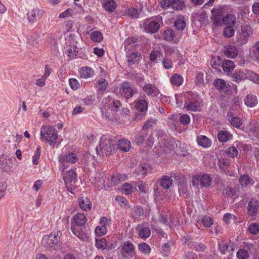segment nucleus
I'll list each match as a JSON object with an SVG mask.
<instances>
[{"label": "nucleus", "mask_w": 259, "mask_h": 259, "mask_svg": "<svg viewBox=\"0 0 259 259\" xmlns=\"http://www.w3.org/2000/svg\"><path fill=\"white\" fill-rule=\"evenodd\" d=\"M58 139V132L53 126L44 125L40 129V140L55 148Z\"/></svg>", "instance_id": "1"}, {"label": "nucleus", "mask_w": 259, "mask_h": 259, "mask_svg": "<svg viewBox=\"0 0 259 259\" xmlns=\"http://www.w3.org/2000/svg\"><path fill=\"white\" fill-rule=\"evenodd\" d=\"M121 103L111 96H109L104 98L101 102V112L103 114H105L107 118L110 117V113H106V109L110 110L112 113L117 112L121 107Z\"/></svg>", "instance_id": "2"}, {"label": "nucleus", "mask_w": 259, "mask_h": 259, "mask_svg": "<svg viewBox=\"0 0 259 259\" xmlns=\"http://www.w3.org/2000/svg\"><path fill=\"white\" fill-rule=\"evenodd\" d=\"M114 146L113 141L110 138L103 136L101 139L99 146L96 148L97 153L100 155L109 156L112 154Z\"/></svg>", "instance_id": "3"}, {"label": "nucleus", "mask_w": 259, "mask_h": 259, "mask_svg": "<svg viewBox=\"0 0 259 259\" xmlns=\"http://www.w3.org/2000/svg\"><path fill=\"white\" fill-rule=\"evenodd\" d=\"M201 99L197 95L187 93L185 101V108L187 110L191 111H199Z\"/></svg>", "instance_id": "4"}, {"label": "nucleus", "mask_w": 259, "mask_h": 259, "mask_svg": "<svg viewBox=\"0 0 259 259\" xmlns=\"http://www.w3.org/2000/svg\"><path fill=\"white\" fill-rule=\"evenodd\" d=\"M61 235L60 231H53L51 234L43 237L42 244L48 248H55L58 247Z\"/></svg>", "instance_id": "5"}, {"label": "nucleus", "mask_w": 259, "mask_h": 259, "mask_svg": "<svg viewBox=\"0 0 259 259\" xmlns=\"http://www.w3.org/2000/svg\"><path fill=\"white\" fill-rule=\"evenodd\" d=\"M253 29L248 25H244L237 31L236 35V41L237 43L242 45L246 44L249 38L253 34Z\"/></svg>", "instance_id": "6"}, {"label": "nucleus", "mask_w": 259, "mask_h": 259, "mask_svg": "<svg viewBox=\"0 0 259 259\" xmlns=\"http://www.w3.org/2000/svg\"><path fill=\"white\" fill-rule=\"evenodd\" d=\"M212 178L208 174L198 175L192 177V183L193 186L198 188L200 185L201 188L209 187L212 183Z\"/></svg>", "instance_id": "7"}, {"label": "nucleus", "mask_w": 259, "mask_h": 259, "mask_svg": "<svg viewBox=\"0 0 259 259\" xmlns=\"http://www.w3.org/2000/svg\"><path fill=\"white\" fill-rule=\"evenodd\" d=\"M161 21V17H157L153 20H146L143 23L145 30L151 33L156 32L160 28V22Z\"/></svg>", "instance_id": "8"}, {"label": "nucleus", "mask_w": 259, "mask_h": 259, "mask_svg": "<svg viewBox=\"0 0 259 259\" xmlns=\"http://www.w3.org/2000/svg\"><path fill=\"white\" fill-rule=\"evenodd\" d=\"M71 230L72 233L80 240L85 241L89 238V233L85 227L75 226V224L71 223Z\"/></svg>", "instance_id": "9"}, {"label": "nucleus", "mask_w": 259, "mask_h": 259, "mask_svg": "<svg viewBox=\"0 0 259 259\" xmlns=\"http://www.w3.org/2000/svg\"><path fill=\"white\" fill-rule=\"evenodd\" d=\"M78 158L77 155L74 153H69L66 155H60L59 156V161L61 163V168L64 170L67 167L66 163H74L77 161Z\"/></svg>", "instance_id": "10"}, {"label": "nucleus", "mask_w": 259, "mask_h": 259, "mask_svg": "<svg viewBox=\"0 0 259 259\" xmlns=\"http://www.w3.org/2000/svg\"><path fill=\"white\" fill-rule=\"evenodd\" d=\"M63 175V179L66 185H73L77 181V174L73 170L65 171L61 168Z\"/></svg>", "instance_id": "11"}, {"label": "nucleus", "mask_w": 259, "mask_h": 259, "mask_svg": "<svg viewBox=\"0 0 259 259\" xmlns=\"http://www.w3.org/2000/svg\"><path fill=\"white\" fill-rule=\"evenodd\" d=\"M45 13L44 10L37 8H33L27 14L29 21L32 23L40 19Z\"/></svg>", "instance_id": "12"}, {"label": "nucleus", "mask_w": 259, "mask_h": 259, "mask_svg": "<svg viewBox=\"0 0 259 259\" xmlns=\"http://www.w3.org/2000/svg\"><path fill=\"white\" fill-rule=\"evenodd\" d=\"M247 210L249 215L255 216L259 212V201L255 199H251L248 203Z\"/></svg>", "instance_id": "13"}, {"label": "nucleus", "mask_w": 259, "mask_h": 259, "mask_svg": "<svg viewBox=\"0 0 259 259\" xmlns=\"http://www.w3.org/2000/svg\"><path fill=\"white\" fill-rule=\"evenodd\" d=\"M139 41L138 38L128 37L124 41V49L126 52H130L137 49L139 47Z\"/></svg>", "instance_id": "14"}, {"label": "nucleus", "mask_w": 259, "mask_h": 259, "mask_svg": "<svg viewBox=\"0 0 259 259\" xmlns=\"http://www.w3.org/2000/svg\"><path fill=\"white\" fill-rule=\"evenodd\" d=\"M120 94L126 98H131L134 93L133 87L128 82H123L120 88Z\"/></svg>", "instance_id": "15"}, {"label": "nucleus", "mask_w": 259, "mask_h": 259, "mask_svg": "<svg viewBox=\"0 0 259 259\" xmlns=\"http://www.w3.org/2000/svg\"><path fill=\"white\" fill-rule=\"evenodd\" d=\"M142 88L143 91L148 96L155 97L159 94V90L154 84L146 83L142 86Z\"/></svg>", "instance_id": "16"}, {"label": "nucleus", "mask_w": 259, "mask_h": 259, "mask_svg": "<svg viewBox=\"0 0 259 259\" xmlns=\"http://www.w3.org/2000/svg\"><path fill=\"white\" fill-rule=\"evenodd\" d=\"M126 56L128 65L130 66L139 63L142 59L141 55L138 52L130 53V52H126Z\"/></svg>", "instance_id": "17"}, {"label": "nucleus", "mask_w": 259, "mask_h": 259, "mask_svg": "<svg viewBox=\"0 0 259 259\" xmlns=\"http://www.w3.org/2000/svg\"><path fill=\"white\" fill-rule=\"evenodd\" d=\"M136 108L140 111H145L148 108V102L147 97L145 95H140L139 99L136 102Z\"/></svg>", "instance_id": "18"}, {"label": "nucleus", "mask_w": 259, "mask_h": 259, "mask_svg": "<svg viewBox=\"0 0 259 259\" xmlns=\"http://www.w3.org/2000/svg\"><path fill=\"white\" fill-rule=\"evenodd\" d=\"M224 52L228 58L233 59L238 55V50L234 46L228 45L225 47Z\"/></svg>", "instance_id": "19"}, {"label": "nucleus", "mask_w": 259, "mask_h": 259, "mask_svg": "<svg viewBox=\"0 0 259 259\" xmlns=\"http://www.w3.org/2000/svg\"><path fill=\"white\" fill-rule=\"evenodd\" d=\"M78 203L80 207L84 211H89L92 208V203L87 197H79L78 198Z\"/></svg>", "instance_id": "20"}, {"label": "nucleus", "mask_w": 259, "mask_h": 259, "mask_svg": "<svg viewBox=\"0 0 259 259\" xmlns=\"http://www.w3.org/2000/svg\"><path fill=\"white\" fill-rule=\"evenodd\" d=\"M127 179V176L125 174H120L119 173H116L112 175L111 177V185H117L119 184L121 182L124 181Z\"/></svg>", "instance_id": "21"}, {"label": "nucleus", "mask_w": 259, "mask_h": 259, "mask_svg": "<svg viewBox=\"0 0 259 259\" xmlns=\"http://www.w3.org/2000/svg\"><path fill=\"white\" fill-rule=\"evenodd\" d=\"M232 80L236 82H239L242 80L247 79V71L238 70L232 75Z\"/></svg>", "instance_id": "22"}, {"label": "nucleus", "mask_w": 259, "mask_h": 259, "mask_svg": "<svg viewBox=\"0 0 259 259\" xmlns=\"http://www.w3.org/2000/svg\"><path fill=\"white\" fill-rule=\"evenodd\" d=\"M8 161H10V159H7L6 156L2 154L0 156V168L4 171L8 172L10 171L11 166L9 165Z\"/></svg>", "instance_id": "23"}, {"label": "nucleus", "mask_w": 259, "mask_h": 259, "mask_svg": "<svg viewBox=\"0 0 259 259\" xmlns=\"http://www.w3.org/2000/svg\"><path fill=\"white\" fill-rule=\"evenodd\" d=\"M197 142L199 145L204 147L208 148L211 145V141L207 137L203 135H200L197 137Z\"/></svg>", "instance_id": "24"}, {"label": "nucleus", "mask_w": 259, "mask_h": 259, "mask_svg": "<svg viewBox=\"0 0 259 259\" xmlns=\"http://www.w3.org/2000/svg\"><path fill=\"white\" fill-rule=\"evenodd\" d=\"M73 221L72 223L75 224V226L81 227L87 222V218L83 213H78L74 216Z\"/></svg>", "instance_id": "25"}, {"label": "nucleus", "mask_w": 259, "mask_h": 259, "mask_svg": "<svg viewBox=\"0 0 259 259\" xmlns=\"http://www.w3.org/2000/svg\"><path fill=\"white\" fill-rule=\"evenodd\" d=\"M159 181L160 186L165 189H168L172 185V180L169 176H163Z\"/></svg>", "instance_id": "26"}, {"label": "nucleus", "mask_w": 259, "mask_h": 259, "mask_svg": "<svg viewBox=\"0 0 259 259\" xmlns=\"http://www.w3.org/2000/svg\"><path fill=\"white\" fill-rule=\"evenodd\" d=\"M118 147L123 152H127L131 147V143L126 139H121L118 141Z\"/></svg>", "instance_id": "27"}, {"label": "nucleus", "mask_w": 259, "mask_h": 259, "mask_svg": "<svg viewBox=\"0 0 259 259\" xmlns=\"http://www.w3.org/2000/svg\"><path fill=\"white\" fill-rule=\"evenodd\" d=\"M244 102L248 107H253L257 104V98L252 94L248 95L244 99Z\"/></svg>", "instance_id": "28"}, {"label": "nucleus", "mask_w": 259, "mask_h": 259, "mask_svg": "<svg viewBox=\"0 0 259 259\" xmlns=\"http://www.w3.org/2000/svg\"><path fill=\"white\" fill-rule=\"evenodd\" d=\"M80 76L83 78L91 77L94 74V71L89 67H83L81 69Z\"/></svg>", "instance_id": "29"}, {"label": "nucleus", "mask_w": 259, "mask_h": 259, "mask_svg": "<svg viewBox=\"0 0 259 259\" xmlns=\"http://www.w3.org/2000/svg\"><path fill=\"white\" fill-rule=\"evenodd\" d=\"M235 67V65L234 62L229 60L224 61L222 64L223 70L227 73L232 71Z\"/></svg>", "instance_id": "30"}, {"label": "nucleus", "mask_w": 259, "mask_h": 259, "mask_svg": "<svg viewBox=\"0 0 259 259\" xmlns=\"http://www.w3.org/2000/svg\"><path fill=\"white\" fill-rule=\"evenodd\" d=\"M96 87L100 92L103 93L108 88V83L106 79L101 77L97 80Z\"/></svg>", "instance_id": "31"}, {"label": "nucleus", "mask_w": 259, "mask_h": 259, "mask_svg": "<svg viewBox=\"0 0 259 259\" xmlns=\"http://www.w3.org/2000/svg\"><path fill=\"white\" fill-rule=\"evenodd\" d=\"M122 15L128 16L133 18H137L139 16V13L137 9L133 7L128 9H125L123 10Z\"/></svg>", "instance_id": "32"}, {"label": "nucleus", "mask_w": 259, "mask_h": 259, "mask_svg": "<svg viewBox=\"0 0 259 259\" xmlns=\"http://www.w3.org/2000/svg\"><path fill=\"white\" fill-rule=\"evenodd\" d=\"M230 247L231 251L234 250V245L233 243H229V244L225 242H222L219 244V249L222 254H225L228 251L229 248Z\"/></svg>", "instance_id": "33"}, {"label": "nucleus", "mask_w": 259, "mask_h": 259, "mask_svg": "<svg viewBox=\"0 0 259 259\" xmlns=\"http://www.w3.org/2000/svg\"><path fill=\"white\" fill-rule=\"evenodd\" d=\"M232 137V135L228 131H221L218 134V140L221 142H226Z\"/></svg>", "instance_id": "34"}, {"label": "nucleus", "mask_w": 259, "mask_h": 259, "mask_svg": "<svg viewBox=\"0 0 259 259\" xmlns=\"http://www.w3.org/2000/svg\"><path fill=\"white\" fill-rule=\"evenodd\" d=\"M122 249L124 252L128 255H133L134 253V247L131 242H124L122 247Z\"/></svg>", "instance_id": "35"}, {"label": "nucleus", "mask_w": 259, "mask_h": 259, "mask_svg": "<svg viewBox=\"0 0 259 259\" xmlns=\"http://www.w3.org/2000/svg\"><path fill=\"white\" fill-rule=\"evenodd\" d=\"M170 82L174 85L180 86L183 82V77L181 75L175 73L171 76Z\"/></svg>", "instance_id": "36"}, {"label": "nucleus", "mask_w": 259, "mask_h": 259, "mask_svg": "<svg viewBox=\"0 0 259 259\" xmlns=\"http://www.w3.org/2000/svg\"><path fill=\"white\" fill-rule=\"evenodd\" d=\"M186 21L183 16H179L176 19L175 22V26L176 28L180 30H183L186 27Z\"/></svg>", "instance_id": "37"}, {"label": "nucleus", "mask_w": 259, "mask_h": 259, "mask_svg": "<svg viewBox=\"0 0 259 259\" xmlns=\"http://www.w3.org/2000/svg\"><path fill=\"white\" fill-rule=\"evenodd\" d=\"M151 171V167L147 164L144 163L141 164L138 169L136 171L138 175H146L148 172H150Z\"/></svg>", "instance_id": "38"}, {"label": "nucleus", "mask_w": 259, "mask_h": 259, "mask_svg": "<svg viewBox=\"0 0 259 259\" xmlns=\"http://www.w3.org/2000/svg\"><path fill=\"white\" fill-rule=\"evenodd\" d=\"M103 5L105 9L110 13L114 11L116 8V3L113 0H107Z\"/></svg>", "instance_id": "39"}, {"label": "nucleus", "mask_w": 259, "mask_h": 259, "mask_svg": "<svg viewBox=\"0 0 259 259\" xmlns=\"http://www.w3.org/2000/svg\"><path fill=\"white\" fill-rule=\"evenodd\" d=\"M236 17L232 14H228L223 18V23L227 26H234L236 23Z\"/></svg>", "instance_id": "40"}, {"label": "nucleus", "mask_w": 259, "mask_h": 259, "mask_svg": "<svg viewBox=\"0 0 259 259\" xmlns=\"http://www.w3.org/2000/svg\"><path fill=\"white\" fill-rule=\"evenodd\" d=\"M213 85L217 90L221 91H223L226 88H228V87L227 86L226 81L220 78L216 79L214 81Z\"/></svg>", "instance_id": "41"}, {"label": "nucleus", "mask_w": 259, "mask_h": 259, "mask_svg": "<svg viewBox=\"0 0 259 259\" xmlns=\"http://www.w3.org/2000/svg\"><path fill=\"white\" fill-rule=\"evenodd\" d=\"M185 7L183 0H172L171 7L175 10H182Z\"/></svg>", "instance_id": "42"}, {"label": "nucleus", "mask_w": 259, "mask_h": 259, "mask_svg": "<svg viewBox=\"0 0 259 259\" xmlns=\"http://www.w3.org/2000/svg\"><path fill=\"white\" fill-rule=\"evenodd\" d=\"M252 56L254 60L259 61V40L252 46Z\"/></svg>", "instance_id": "43"}, {"label": "nucleus", "mask_w": 259, "mask_h": 259, "mask_svg": "<svg viewBox=\"0 0 259 259\" xmlns=\"http://www.w3.org/2000/svg\"><path fill=\"white\" fill-rule=\"evenodd\" d=\"M150 59L153 62H157L163 58V54L159 51H153L150 54Z\"/></svg>", "instance_id": "44"}, {"label": "nucleus", "mask_w": 259, "mask_h": 259, "mask_svg": "<svg viewBox=\"0 0 259 259\" xmlns=\"http://www.w3.org/2000/svg\"><path fill=\"white\" fill-rule=\"evenodd\" d=\"M247 79L254 83L259 84V75L250 70L247 71Z\"/></svg>", "instance_id": "45"}, {"label": "nucleus", "mask_w": 259, "mask_h": 259, "mask_svg": "<svg viewBox=\"0 0 259 259\" xmlns=\"http://www.w3.org/2000/svg\"><path fill=\"white\" fill-rule=\"evenodd\" d=\"M151 235V230L148 227L142 228L139 232V236L143 239L148 238Z\"/></svg>", "instance_id": "46"}, {"label": "nucleus", "mask_w": 259, "mask_h": 259, "mask_svg": "<svg viewBox=\"0 0 259 259\" xmlns=\"http://www.w3.org/2000/svg\"><path fill=\"white\" fill-rule=\"evenodd\" d=\"M239 183L242 186H247L249 184H252V179L249 178L248 176L244 175L239 179Z\"/></svg>", "instance_id": "47"}, {"label": "nucleus", "mask_w": 259, "mask_h": 259, "mask_svg": "<svg viewBox=\"0 0 259 259\" xmlns=\"http://www.w3.org/2000/svg\"><path fill=\"white\" fill-rule=\"evenodd\" d=\"M229 120L230 124L236 128H239L242 123L241 119L237 116H233Z\"/></svg>", "instance_id": "48"}, {"label": "nucleus", "mask_w": 259, "mask_h": 259, "mask_svg": "<svg viewBox=\"0 0 259 259\" xmlns=\"http://www.w3.org/2000/svg\"><path fill=\"white\" fill-rule=\"evenodd\" d=\"M162 36L166 40H172L174 38L175 32L170 29H167L163 32Z\"/></svg>", "instance_id": "49"}, {"label": "nucleus", "mask_w": 259, "mask_h": 259, "mask_svg": "<svg viewBox=\"0 0 259 259\" xmlns=\"http://www.w3.org/2000/svg\"><path fill=\"white\" fill-rule=\"evenodd\" d=\"M248 230L251 234H257L259 233V224L255 223H251L248 226Z\"/></svg>", "instance_id": "50"}, {"label": "nucleus", "mask_w": 259, "mask_h": 259, "mask_svg": "<svg viewBox=\"0 0 259 259\" xmlns=\"http://www.w3.org/2000/svg\"><path fill=\"white\" fill-rule=\"evenodd\" d=\"M77 48L75 46H69L67 48L66 53L70 58H73L77 53Z\"/></svg>", "instance_id": "51"}, {"label": "nucleus", "mask_w": 259, "mask_h": 259, "mask_svg": "<svg viewBox=\"0 0 259 259\" xmlns=\"http://www.w3.org/2000/svg\"><path fill=\"white\" fill-rule=\"evenodd\" d=\"M238 259H248L249 257V252L245 249H240L237 253Z\"/></svg>", "instance_id": "52"}, {"label": "nucleus", "mask_w": 259, "mask_h": 259, "mask_svg": "<svg viewBox=\"0 0 259 259\" xmlns=\"http://www.w3.org/2000/svg\"><path fill=\"white\" fill-rule=\"evenodd\" d=\"M234 26H226L223 31V34L226 37H231L234 34Z\"/></svg>", "instance_id": "53"}, {"label": "nucleus", "mask_w": 259, "mask_h": 259, "mask_svg": "<svg viewBox=\"0 0 259 259\" xmlns=\"http://www.w3.org/2000/svg\"><path fill=\"white\" fill-rule=\"evenodd\" d=\"M249 134L259 138V125L255 122L249 130Z\"/></svg>", "instance_id": "54"}, {"label": "nucleus", "mask_w": 259, "mask_h": 259, "mask_svg": "<svg viewBox=\"0 0 259 259\" xmlns=\"http://www.w3.org/2000/svg\"><path fill=\"white\" fill-rule=\"evenodd\" d=\"M226 153L227 155H230L232 158L236 157L238 154L237 149L234 146L228 148L226 151Z\"/></svg>", "instance_id": "55"}, {"label": "nucleus", "mask_w": 259, "mask_h": 259, "mask_svg": "<svg viewBox=\"0 0 259 259\" xmlns=\"http://www.w3.org/2000/svg\"><path fill=\"white\" fill-rule=\"evenodd\" d=\"M91 38L96 42H100L103 38L102 33L99 31H94L91 35Z\"/></svg>", "instance_id": "56"}, {"label": "nucleus", "mask_w": 259, "mask_h": 259, "mask_svg": "<svg viewBox=\"0 0 259 259\" xmlns=\"http://www.w3.org/2000/svg\"><path fill=\"white\" fill-rule=\"evenodd\" d=\"M219 165L221 167L222 170L224 171L227 169L228 166L229 165V161L225 158H221L219 160Z\"/></svg>", "instance_id": "57"}, {"label": "nucleus", "mask_w": 259, "mask_h": 259, "mask_svg": "<svg viewBox=\"0 0 259 259\" xmlns=\"http://www.w3.org/2000/svg\"><path fill=\"white\" fill-rule=\"evenodd\" d=\"M95 232L96 235L101 236L106 233L107 228L105 226H98L96 228Z\"/></svg>", "instance_id": "58"}, {"label": "nucleus", "mask_w": 259, "mask_h": 259, "mask_svg": "<svg viewBox=\"0 0 259 259\" xmlns=\"http://www.w3.org/2000/svg\"><path fill=\"white\" fill-rule=\"evenodd\" d=\"M138 246L139 250L145 253H149L151 251L150 246L145 243H142Z\"/></svg>", "instance_id": "59"}, {"label": "nucleus", "mask_w": 259, "mask_h": 259, "mask_svg": "<svg viewBox=\"0 0 259 259\" xmlns=\"http://www.w3.org/2000/svg\"><path fill=\"white\" fill-rule=\"evenodd\" d=\"M201 222L203 225L206 227H210L213 224L212 219L210 217L206 215L202 218Z\"/></svg>", "instance_id": "60"}, {"label": "nucleus", "mask_w": 259, "mask_h": 259, "mask_svg": "<svg viewBox=\"0 0 259 259\" xmlns=\"http://www.w3.org/2000/svg\"><path fill=\"white\" fill-rule=\"evenodd\" d=\"M146 135L144 132L140 133L139 135L135 137V142L138 145H141L145 141V136Z\"/></svg>", "instance_id": "61"}, {"label": "nucleus", "mask_w": 259, "mask_h": 259, "mask_svg": "<svg viewBox=\"0 0 259 259\" xmlns=\"http://www.w3.org/2000/svg\"><path fill=\"white\" fill-rule=\"evenodd\" d=\"M179 120L182 124L188 125L190 122V117L187 114H184L180 116Z\"/></svg>", "instance_id": "62"}, {"label": "nucleus", "mask_w": 259, "mask_h": 259, "mask_svg": "<svg viewBox=\"0 0 259 259\" xmlns=\"http://www.w3.org/2000/svg\"><path fill=\"white\" fill-rule=\"evenodd\" d=\"M122 189L126 195L131 194L133 191L132 185L129 183L124 184L122 186Z\"/></svg>", "instance_id": "63"}, {"label": "nucleus", "mask_w": 259, "mask_h": 259, "mask_svg": "<svg viewBox=\"0 0 259 259\" xmlns=\"http://www.w3.org/2000/svg\"><path fill=\"white\" fill-rule=\"evenodd\" d=\"M225 194L230 197H232L236 195L237 191L233 188L227 187L225 189Z\"/></svg>", "instance_id": "64"}]
</instances>
